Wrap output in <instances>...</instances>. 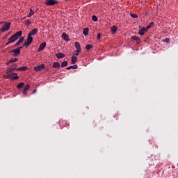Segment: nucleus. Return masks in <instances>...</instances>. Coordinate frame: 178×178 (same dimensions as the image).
Segmentation results:
<instances>
[{"mask_svg": "<svg viewBox=\"0 0 178 178\" xmlns=\"http://www.w3.org/2000/svg\"><path fill=\"white\" fill-rule=\"evenodd\" d=\"M14 65H15V66H17V65H16V64H14Z\"/></svg>", "mask_w": 178, "mask_h": 178, "instance_id": "nucleus-41", "label": "nucleus"}, {"mask_svg": "<svg viewBox=\"0 0 178 178\" xmlns=\"http://www.w3.org/2000/svg\"><path fill=\"white\" fill-rule=\"evenodd\" d=\"M33 15H34V10H33V9H30V13L29 14L26 16V17H31V16H33Z\"/></svg>", "mask_w": 178, "mask_h": 178, "instance_id": "nucleus-25", "label": "nucleus"}, {"mask_svg": "<svg viewBox=\"0 0 178 178\" xmlns=\"http://www.w3.org/2000/svg\"><path fill=\"white\" fill-rule=\"evenodd\" d=\"M165 42H167V43L170 42V39L166 38V39L165 40Z\"/></svg>", "mask_w": 178, "mask_h": 178, "instance_id": "nucleus-35", "label": "nucleus"}, {"mask_svg": "<svg viewBox=\"0 0 178 178\" xmlns=\"http://www.w3.org/2000/svg\"><path fill=\"white\" fill-rule=\"evenodd\" d=\"M65 66H67V61H63L61 63V67H65Z\"/></svg>", "mask_w": 178, "mask_h": 178, "instance_id": "nucleus-29", "label": "nucleus"}, {"mask_svg": "<svg viewBox=\"0 0 178 178\" xmlns=\"http://www.w3.org/2000/svg\"><path fill=\"white\" fill-rule=\"evenodd\" d=\"M32 42H33V37L28 35L27 42H25V45H26V47H30Z\"/></svg>", "mask_w": 178, "mask_h": 178, "instance_id": "nucleus-6", "label": "nucleus"}, {"mask_svg": "<svg viewBox=\"0 0 178 178\" xmlns=\"http://www.w3.org/2000/svg\"><path fill=\"white\" fill-rule=\"evenodd\" d=\"M38 33V29L35 28V29H33V30H31L28 35L31 36V37H33V35H37Z\"/></svg>", "mask_w": 178, "mask_h": 178, "instance_id": "nucleus-7", "label": "nucleus"}, {"mask_svg": "<svg viewBox=\"0 0 178 178\" xmlns=\"http://www.w3.org/2000/svg\"><path fill=\"white\" fill-rule=\"evenodd\" d=\"M16 47H19V44L16 42V44L13 46H12V48H16Z\"/></svg>", "mask_w": 178, "mask_h": 178, "instance_id": "nucleus-36", "label": "nucleus"}, {"mask_svg": "<svg viewBox=\"0 0 178 178\" xmlns=\"http://www.w3.org/2000/svg\"><path fill=\"white\" fill-rule=\"evenodd\" d=\"M77 67H79V66H77V65H70L67 67L66 69L67 70H70V69H77Z\"/></svg>", "mask_w": 178, "mask_h": 178, "instance_id": "nucleus-18", "label": "nucleus"}, {"mask_svg": "<svg viewBox=\"0 0 178 178\" xmlns=\"http://www.w3.org/2000/svg\"><path fill=\"white\" fill-rule=\"evenodd\" d=\"M62 38L64 40V41H70V39H69V35H67L66 33H63Z\"/></svg>", "mask_w": 178, "mask_h": 178, "instance_id": "nucleus-11", "label": "nucleus"}, {"mask_svg": "<svg viewBox=\"0 0 178 178\" xmlns=\"http://www.w3.org/2000/svg\"><path fill=\"white\" fill-rule=\"evenodd\" d=\"M17 71H24V70H27V66H22V67H19V68H17Z\"/></svg>", "mask_w": 178, "mask_h": 178, "instance_id": "nucleus-23", "label": "nucleus"}, {"mask_svg": "<svg viewBox=\"0 0 178 178\" xmlns=\"http://www.w3.org/2000/svg\"><path fill=\"white\" fill-rule=\"evenodd\" d=\"M24 23H25L26 26H27V27H29V26H30L31 22H30V19H28V20L25 21Z\"/></svg>", "mask_w": 178, "mask_h": 178, "instance_id": "nucleus-31", "label": "nucleus"}, {"mask_svg": "<svg viewBox=\"0 0 178 178\" xmlns=\"http://www.w3.org/2000/svg\"><path fill=\"white\" fill-rule=\"evenodd\" d=\"M118 31V27L116 26H113L111 29V31L113 34H115L116 31Z\"/></svg>", "mask_w": 178, "mask_h": 178, "instance_id": "nucleus-16", "label": "nucleus"}, {"mask_svg": "<svg viewBox=\"0 0 178 178\" xmlns=\"http://www.w3.org/2000/svg\"><path fill=\"white\" fill-rule=\"evenodd\" d=\"M22 34H23V32L22 31H19L15 33L8 39V42L6 44V45H10V44H13V42H15V41H17V40H19L20 37H22Z\"/></svg>", "mask_w": 178, "mask_h": 178, "instance_id": "nucleus-2", "label": "nucleus"}, {"mask_svg": "<svg viewBox=\"0 0 178 178\" xmlns=\"http://www.w3.org/2000/svg\"><path fill=\"white\" fill-rule=\"evenodd\" d=\"M56 3H58V1L56 0H46L45 1V5H47L48 6H52L56 5Z\"/></svg>", "mask_w": 178, "mask_h": 178, "instance_id": "nucleus-4", "label": "nucleus"}, {"mask_svg": "<svg viewBox=\"0 0 178 178\" xmlns=\"http://www.w3.org/2000/svg\"><path fill=\"white\" fill-rule=\"evenodd\" d=\"M24 19H26V17H24Z\"/></svg>", "mask_w": 178, "mask_h": 178, "instance_id": "nucleus-42", "label": "nucleus"}, {"mask_svg": "<svg viewBox=\"0 0 178 178\" xmlns=\"http://www.w3.org/2000/svg\"><path fill=\"white\" fill-rule=\"evenodd\" d=\"M44 67H45V65L40 64L38 66L34 67V70L35 72H40V70H42V69H44Z\"/></svg>", "mask_w": 178, "mask_h": 178, "instance_id": "nucleus-8", "label": "nucleus"}, {"mask_svg": "<svg viewBox=\"0 0 178 178\" xmlns=\"http://www.w3.org/2000/svg\"><path fill=\"white\" fill-rule=\"evenodd\" d=\"M24 41V38H20L17 42V45H21L22 42Z\"/></svg>", "mask_w": 178, "mask_h": 178, "instance_id": "nucleus-21", "label": "nucleus"}, {"mask_svg": "<svg viewBox=\"0 0 178 178\" xmlns=\"http://www.w3.org/2000/svg\"><path fill=\"white\" fill-rule=\"evenodd\" d=\"M29 89H30V85L26 84V85L24 86V89H23V90H22V94H24V95H26L27 94L28 90H29Z\"/></svg>", "mask_w": 178, "mask_h": 178, "instance_id": "nucleus-10", "label": "nucleus"}, {"mask_svg": "<svg viewBox=\"0 0 178 178\" xmlns=\"http://www.w3.org/2000/svg\"><path fill=\"white\" fill-rule=\"evenodd\" d=\"M131 40H134V41H136V44H140V42H141V40L137 36H132Z\"/></svg>", "mask_w": 178, "mask_h": 178, "instance_id": "nucleus-13", "label": "nucleus"}, {"mask_svg": "<svg viewBox=\"0 0 178 178\" xmlns=\"http://www.w3.org/2000/svg\"><path fill=\"white\" fill-rule=\"evenodd\" d=\"M22 48H23V46L17 47V49H19L20 52V50L22 49Z\"/></svg>", "mask_w": 178, "mask_h": 178, "instance_id": "nucleus-37", "label": "nucleus"}, {"mask_svg": "<svg viewBox=\"0 0 178 178\" xmlns=\"http://www.w3.org/2000/svg\"><path fill=\"white\" fill-rule=\"evenodd\" d=\"M53 67H54V69H56V68H58V67H60V64L58 62H54V63H53Z\"/></svg>", "mask_w": 178, "mask_h": 178, "instance_id": "nucleus-17", "label": "nucleus"}, {"mask_svg": "<svg viewBox=\"0 0 178 178\" xmlns=\"http://www.w3.org/2000/svg\"><path fill=\"white\" fill-rule=\"evenodd\" d=\"M97 40H101V33H98L97 36Z\"/></svg>", "mask_w": 178, "mask_h": 178, "instance_id": "nucleus-32", "label": "nucleus"}, {"mask_svg": "<svg viewBox=\"0 0 178 178\" xmlns=\"http://www.w3.org/2000/svg\"><path fill=\"white\" fill-rule=\"evenodd\" d=\"M154 24H155V23H154V22H150V23L147 26V27L145 28V29H146V30L148 31V30H149V29H151V27H152V26H154Z\"/></svg>", "mask_w": 178, "mask_h": 178, "instance_id": "nucleus-19", "label": "nucleus"}, {"mask_svg": "<svg viewBox=\"0 0 178 178\" xmlns=\"http://www.w3.org/2000/svg\"><path fill=\"white\" fill-rule=\"evenodd\" d=\"M35 91H37V90H34L33 91V94H35Z\"/></svg>", "mask_w": 178, "mask_h": 178, "instance_id": "nucleus-38", "label": "nucleus"}, {"mask_svg": "<svg viewBox=\"0 0 178 178\" xmlns=\"http://www.w3.org/2000/svg\"><path fill=\"white\" fill-rule=\"evenodd\" d=\"M74 55L75 56H79V52L77 51V50L74 53Z\"/></svg>", "mask_w": 178, "mask_h": 178, "instance_id": "nucleus-33", "label": "nucleus"}, {"mask_svg": "<svg viewBox=\"0 0 178 178\" xmlns=\"http://www.w3.org/2000/svg\"><path fill=\"white\" fill-rule=\"evenodd\" d=\"M9 63H9V60L6 63V65H9Z\"/></svg>", "mask_w": 178, "mask_h": 178, "instance_id": "nucleus-39", "label": "nucleus"}, {"mask_svg": "<svg viewBox=\"0 0 178 178\" xmlns=\"http://www.w3.org/2000/svg\"><path fill=\"white\" fill-rule=\"evenodd\" d=\"M15 70H17V68H8L6 70L7 75L4 76V78L10 79L11 80H17L19 76H17V74L13 73Z\"/></svg>", "mask_w": 178, "mask_h": 178, "instance_id": "nucleus-1", "label": "nucleus"}, {"mask_svg": "<svg viewBox=\"0 0 178 178\" xmlns=\"http://www.w3.org/2000/svg\"><path fill=\"white\" fill-rule=\"evenodd\" d=\"M0 24H3V22H0Z\"/></svg>", "mask_w": 178, "mask_h": 178, "instance_id": "nucleus-40", "label": "nucleus"}, {"mask_svg": "<svg viewBox=\"0 0 178 178\" xmlns=\"http://www.w3.org/2000/svg\"><path fill=\"white\" fill-rule=\"evenodd\" d=\"M9 54H12L13 56H19L20 55V51L17 49H15L13 50H10Z\"/></svg>", "mask_w": 178, "mask_h": 178, "instance_id": "nucleus-5", "label": "nucleus"}, {"mask_svg": "<svg viewBox=\"0 0 178 178\" xmlns=\"http://www.w3.org/2000/svg\"><path fill=\"white\" fill-rule=\"evenodd\" d=\"M74 45H75V48H76L77 52H81V47L80 46V43H79V42H76Z\"/></svg>", "mask_w": 178, "mask_h": 178, "instance_id": "nucleus-12", "label": "nucleus"}, {"mask_svg": "<svg viewBox=\"0 0 178 178\" xmlns=\"http://www.w3.org/2000/svg\"><path fill=\"white\" fill-rule=\"evenodd\" d=\"M76 60H77V57H76L75 56H73L71 58V62L72 65H74V63H76Z\"/></svg>", "mask_w": 178, "mask_h": 178, "instance_id": "nucleus-20", "label": "nucleus"}, {"mask_svg": "<svg viewBox=\"0 0 178 178\" xmlns=\"http://www.w3.org/2000/svg\"><path fill=\"white\" fill-rule=\"evenodd\" d=\"M17 60H19V58H12L11 60H10L9 63H15V62H17Z\"/></svg>", "mask_w": 178, "mask_h": 178, "instance_id": "nucleus-27", "label": "nucleus"}, {"mask_svg": "<svg viewBox=\"0 0 178 178\" xmlns=\"http://www.w3.org/2000/svg\"><path fill=\"white\" fill-rule=\"evenodd\" d=\"M65 1H68V0H65Z\"/></svg>", "mask_w": 178, "mask_h": 178, "instance_id": "nucleus-43", "label": "nucleus"}, {"mask_svg": "<svg viewBox=\"0 0 178 178\" xmlns=\"http://www.w3.org/2000/svg\"><path fill=\"white\" fill-rule=\"evenodd\" d=\"M85 48L87 51H90V49H92L93 46L92 44H86Z\"/></svg>", "mask_w": 178, "mask_h": 178, "instance_id": "nucleus-22", "label": "nucleus"}, {"mask_svg": "<svg viewBox=\"0 0 178 178\" xmlns=\"http://www.w3.org/2000/svg\"><path fill=\"white\" fill-rule=\"evenodd\" d=\"M23 87H24V83L23 82H20L17 86V88H23Z\"/></svg>", "mask_w": 178, "mask_h": 178, "instance_id": "nucleus-24", "label": "nucleus"}, {"mask_svg": "<svg viewBox=\"0 0 178 178\" xmlns=\"http://www.w3.org/2000/svg\"><path fill=\"white\" fill-rule=\"evenodd\" d=\"M92 20L93 22H98V17H97V16H95V15H93L92 17Z\"/></svg>", "mask_w": 178, "mask_h": 178, "instance_id": "nucleus-30", "label": "nucleus"}, {"mask_svg": "<svg viewBox=\"0 0 178 178\" xmlns=\"http://www.w3.org/2000/svg\"><path fill=\"white\" fill-rule=\"evenodd\" d=\"M130 16L131 17H133L134 19H137V17H138V15H137L136 14H134V13H130Z\"/></svg>", "mask_w": 178, "mask_h": 178, "instance_id": "nucleus-28", "label": "nucleus"}, {"mask_svg": "<svg viewBox=\"0 0 178 178\" xmlns=\"http://www.w3.org/2000/svg\"><path fill=\"white\" fill-rule=\"evenodd\" d=\"M47 47V43L45 42H42L38 48V52H41V51H44V49H45V47Z\"/></svg>", "mask_w": 178, "mask_h": 178, "instance_id": "nucleus-9", "label": "nucleus"}, {"mask_svg": "<svg viewBox=\"0 0 178 178\" xmlns=\"http://www.w3.org/2000/svg\"><path fill=\"white\" fill-rule=\"evenodd\" d=\"M83 35L87 36V35L88 34V28H85L83 29Z\"/></svg>", "mask_w": 178, "mask_h": 178, "instance_id": "nucleus-26", "label": "nucleus"}, {"mask_svg": "<svg viewBox=\"0 0 178 178\" xmlns=\"http://www.w3.org/2000/svg\"><path fill=\"white\" fill-rule=\"evenodd\" d=\"M10 29V22H6L3 28L1 29V33H5V31H9Z\"/></svg>", "mask_w": 178, "mask_h": 178, "instance_id": "nucleus-3", "label": "nucleus"}, {"mask_svg": "<svg viewBox=\"0 0 178 178\" xmlns=\"http://www.w3.org/2000/svg\"><path fill=\"white\" fill-rule=\"evenodd\" d=\"M24 47L26 48H29V46L26 45V42H24V44L22 45V47L24 48Z\"/></svg>", "mask_w": 178, "mask_h": 178, "instance_id": "nucleus-34", "label": "nucleus"}, {"mask_svg": "<svg viewBox=\"0 0 178 178\" xmlns=\"http://www.w3.org/2000/svg\"><path fill=\"white\" fill-rule=\"evenodd\" d=\"M56 56L58 59H62V58H65V54L58 53V54H56Z\"/></svg>", "mask_w": 178, "mask_h": 178, "instance_id": "nucleus-15", "label": "nucleus"}, {"mask_svg": "<svg viewBox=\"0 0 178 178\" xmlns=\"http://www.w3.org/2000/svg\"><path fill=\"white\" fill-rule=\"evenodd\" d=\"M147 31H147V29L143 27L139 31L138 34H140V35H144Z\"/></svg>", "mask_w": 178, "mask_h": 178, "instance_id": "nucleus-14", "label": "nucleus"}]
</instances>
